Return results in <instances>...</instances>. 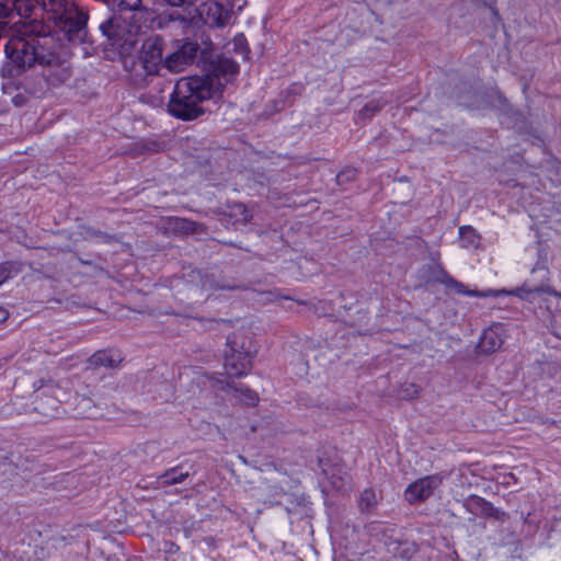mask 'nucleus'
<instances>
[{
    "instance_id": "nucleus-9",
    "label": "nucleus",
    "mask_w": 561,
    "mask_h": 561,
    "mask_svg": "<svg viewBox=\"0 0 561 561\" xmlns=\"http://www.w3.org/2000/svg\"><path fill=\"white\" fill-rule=\"evenodd\" d=\"M187 19L196 26L224 27L231 19V10L217 1L208 0L187 10Z\"/></svg>"
},
{
    "instance_id": "nucleus-12",
    "label": "nucleus",
    "mask_w": 561,
    "mask_h": 561,
    "mask_svg": "<svg viewBox=\"0 0 561 561\" xmlns=\"http://www.w3.org/2000/svg\"><path fill=\"white\" fill-rule=\"evenodd\" d=\"M100 30L113 44L131 47L140 33V26L127 27L126 19L112 18L100 25Z\"/></svg>"
},
{
    "instance_id": "nucleus-2",
    "label": "nucleus",
    "mask_w": 561,
    "mask_h": 561,
    "mask_svg": "<svg viewBox=\"0 0 561 561\" xmlns=\"http://www.w3.org/2000/svg\"><path fill=\"white\" fill-rule=\"evenodd\" d=\"M434 280L445 285L447 289H450L457 294L480 298L491 296L496 297L500 295H513L522 299L528 300L529 302L545 304L547 310L550 313H552L553 309H558L561 306V293L554 290L549 285L531 287L528 284H524L522 287L516 288L512 291L491 289L486 291H479L477 289L468 290L462 283L456 280L444 270H440L438 272V274L434 277Z\"/></svg>"
},
{
    "instance_id": "nucleus-27",
    "label": "nucleus",
    "mask_w": 561,
    "mask_h": 561,
    "mask_svg": "<svg viewBox=\"0 0 561 561\" xmlns=\"http://www.w3.org/2000/svg\"><path fill=\"white\" fill-rule=\"evenodd\" d=\"M117 5L122 11H138L141 8V0H118Z\"/></svg>"
},
{
    "instance_id": "nucleus-8",
    "label": "nucleus",
    "mask_w": 561,
    "mask_h": 561,
    "mask_svg": "<svg viewBox=\"0 0 561 561\" xmlns=\"http://www.w3.org/2000/svg\"><path fill=\"white\" fill-rule=\"evenodd\" d=\"M164 42L160 36L146 38L134 64L135 78L158 76L163 69Z\"/></svg>"
},
{
    "instance_id": "nucleus-23",
    "label": "nucleus",
    "mask_w": 561,
    "mask_h": 561,
    "mask_svg": "<svg viewBox=\"0 0 561 561\" xmlns=\"http://www.w3.org/2000/svg\"><path fill=\"white\" fill-rule=\"evenodd\" d=\"M36 4L35 0H13L14 9L21 16H28Z\"/></svg>"
},
{
    "instance_id": "nucleus-6",
    "label": "nucleus",
    "mask_w": 561,
    "mask_h": 561,
    "mask_svg": "<svg viewBox=\"0 0 561 561\" xmlns=\"http://www.w3.org/2000/svg\"><path fill=\"white\" fill-rule=\"evenodd\" d=\"M36 4L53 14L69 35L79 34L85 26L88 14L78 9L71 0H35Z\"/></svg>"
},
{
    "instance_id": "nucleus-1",
    "label": "nucleus",
    "mask_w": 561,
    "mask_h": 561,
    "mask_svg": "<svg viewBox=\"0 0 561 561\" xmlns=\"http://www.w3.org/2000/svg\"><path fill=\"white\" fill-rule=\"evenodd\" d=\"M222 90L224 84L216 76L181 78L170 95L168 112L183 121L194 119L203 113L199 104L205 100L219 98Z\"/></svg>"
},
{
    "instance_id": "nucleus-30",
    "label": "nucleus",
    "mask_w": 561,
    "mask_h": 561,
    "mask_svg": "<svg viewBox=\"0 0 561 561\" xmlns=\"http://www.w3.org/2000/svg\"><path fill=\"white\" fill-rule=\"evenodd\" d=\"M167 5L172 8L191 7L197 0H162Z\"/></svg>"
},
{
    "instance_id": "nucleus-4",
    "label": "nucleus",
    "mask_w": 561,
    "mask_h": 561,
    "mask_svg": "<svg viewBox=\"0 0 561 561\" xmlns=\"http://www.w3.org/2000/svg\"><path fill=\"white\" fill-rule=\"evenodd\" d=\"M256 347L252 337L244 331L238 330L227 337L224 368L230 377L245 376L252 369Z\"/></svg>"
},
{
    "instance_id": "nucleus-24",
    "label": "nucleus",
    "mask_w": 561,
    "mask_h": 561,
    "mask_svg": "<svg viewBox=\"0 0 561 561\" xmlns=\"http://www.w3.org/2000/svg\"><path fill=\"white\" fill-rule=\"evenodd\" d=\"M230 215L233 216L238 221H242L243 224L250 221V219L252 218L251 213L241 203L231 206Z\"/></svg>"
},
{
    "instance_id": "nucleus-16",
    "label": "nucleus",
    "mask_w": 561,
    "mask_h": 561,
    "mask_svg": "<svg viewBox=\"0 0 561 561\" xmlns=\"http://www.w3.org/2000/svg\"><path fill=\"white\" fill-rule=\"evenodd\" d=\"M505 339V329L502 324L495 323L483 331L478 348L483 354H491L499 351Z\"/></svg>"
},
{
    "instance_id": "nucleus-18",
    "label": "nucleus",
    "mask_w": 561,
    "mask_h": 561,
    "mask_svg": "<svg viewBox=\"0 0 561 561\" xmlns=\"http://www.w3.org/2000/svg\"><path fill=\"white\" fill-rule=\"evenodd\" d=\"M239 72V66L236 61L228 57H219L211 73L207 76H216L225 85Z\"/></svg>"
},
{
    "instance_id": "nucleus-10",
    "label": "nucleus",
    "mask_w": 561,
    "mask_h": 561,
    "mask_svg": "<svg viewBox=\"0 0 561 561\" xmlns=\"http://www.w3.org/2000/svg\"><path fill=\"white\" fill-rule=\"evenodd\" d=\"M198 45L190 39H174L163 57V69L171 73L184 71L194 60Z\"/></svg>"
},
{
    "instance_id": "nucleus-32",
    "label": "nucleus",
    "mask_w": 561,
    "mask_h": 561,
    "mask_svg": "<svg viewBox=\"0 0 561 561\" xmlns=\"http://www.w3.org/2000/svg\"><path fill=\"white\" fill-rule=\"evenodd\" d=\"M9 317V312L3 307H0V324L4 322Z\"/></svg>"
},
{
    "instance_id": "nucleus-31",
    "label": "nucleus",
    "mask_w": 561,
    "mask_h": 561,
    "mask_svg": "<svg viewBox=\"0 0 561 561\" xmlns=\"http://www.w3.org/2000/svg\"><path fill=\"white\" fill-rule=\"evenodd\" d=\"M9 278V273L4 267H0V285Z\"/></svg>"
},
{
    "instance_id": "nucleus-17",
    "label": "nucleus",
    "mask_w": 561,
    "mask_h": 561,
    "mask_svg": "<svg viewBox=\"0 0 561 561\" xmlns=\"http://www.w3.org/2000/svg\"><path fill=\"white\" fill-rule=\"evenodd\" d=\"M122 362L121 353L112 350L98 351L88 360L89 365L93 368H116Z\"/></svg>"
},
{
    "instance_id": "nucleus-11",
    "label": "nucleus",
    "mask_w": 561,
    "mask_h": 561,
    "mask_svg": "<svg viewBox=\"0 0 561 561\" xmlns=\"http://www.w3.org/2000/svg\"><path fill=\"white\" fill-rule=\"evenodd\" d=\"M66 392L54 381L41 382L34 391V409L44 416H50L58 410V403Z\"/></svg>"
},
{
    "instance_id": "nucleus-5",
    "label": "nucleus",
    "mask_w": 561,
    "mask_h": 561,
    "mask_svg": "<svg viewBox=\"0 0 561 561\" xmlns=\"http://www.w3.org/2000/svg\"><path fill=\"white\" fill-rule=\"evenodd\" d=\"M36 4L53 14L69 35L79 34L85 26L88 14L78 9L71 0H35Z\"/></svg>"
},
{
    "instance_id": "nucleus-13",
    "label": "nucleus",
    "mask_w": 561,
    "mask_h": 561,
    "mask_svg": "<svg viewBox=\"0 0 561 561\" xmlns=\"http://www.w3.org/2000/svg\"><path fill=\"white\" fill-rule=\"evenodd\" d=\"M443 482L439 474H432L421 478L411 483L404 491V499L410 504L427 500Z\"/></svg>"
},
{
    "instance_id": "nucleus-22",
    "label": "nucleus",
    "mask_w": 561,
    "mask_h": 561,
    "mask_svg": "<svg viewBox=\"0 0 561 561\" xmlns=\"http://www.w3.org/2000/svg\"><path fill=\"white\" fill-rule=\"evenodd\" d=\"M472 504L477 507L481 508V512L486 516H494L495 518H500L501 515H504L501 513L497 508L492 506L490 503L485 502L481 497H473Z\"/></svg>"
},
{
    "instance_id": "nucleus-29",
    "label": "nucleus",
    "mask_w": 561,
    "mask_h": 561,
    "mask_svg": "<svg viewBox=\"0 0 561 561\" xmlns=\"http://www.w3.org/2000/svg\"><path fill=\"white\" fill-rule=\"evenodd\" d=\"M12 14V9L5 0H0V24L8 26V20Z\"/></svg>"
},
{
    "instance_id": "nucleus-28",
    "label": "nucleus",
    "mask_w": 561,
    "mask_h": 561,
    "mask_svg": "<svg viewBox=\"0 0 561 561\" xmlns=\"http://www.w3.org/2000/svg\"><path fill=\"white\" fill-rule=\"evenodd\" d=\"M234 50L243 58L248 55L247 41L243 35H238L233 39Z\"/></svg>"
},
{
    "instance_id": "nucleus-21",
    "label": "nucleus",
    "mask_w": 561,
    "mask_h": 561,
    "mask_svg": "<svg viewBox=\"0 0 561 561\" xmlns=\"http://www.w3.org/2000/svg\"><path fill=\"white\" fill-rule=\"evenodd\" d=\"M188 477V473H178L175 469H171L167 471L163 476L160 477L161 484L162 485H172L182 483L186 478Z\"/></svg>"
},
{
    "instance_id": "nucleus-26",
    "label": "nucleus",
    "mask_w": 561,
    "mask_h": 561,
    "mask_svg": "<svg viewBox=\"0 0 561 561\" xmlns=\"http://www.w3.org/2000/svg\"><path fill=\"white\" fill-rule=\"evenodd\" d=\"M174 228L180 231L184 232H195L197 225L194 221L183 219V218H176L174 220Z\"/></svg>"
},
{
    "instance_id": "nucleus-7",
    "label": "nucleus",
    "mask_w": 561,
    "mask_h": 561,
    "mask_svg": "<svg viewBox=\"0 0 561 561\" xmlns=\"http://www.w3.org/2000/svg\"><path fill=\"white\" fill-rule=\"evenodd\" d=\"M36 4L53 14L69 35L79 34L85 26L88 14L78 9L71 0H35Z\"/></svg>"
},
{
    "instance_id": "nucleus-33",
    "label": "nucleus",
    "mask_w": 561,
    "mask_h": 561,
    "mask_svg": "<svg viewBox=\"0 0 561 561\" xmlns=\"http://www.w3.org/2000/svg\"><path fill=\"white\" fill-rule=\"evenodd\" d=\"M332 484H333L336 489H339V490H340V489H342V486H343V482L337 483L336 481H332Z\"/></svg>"
},
{
    "instance_id": "nucleus-19",
    "label": "nucleus",
    "mask_w": 561,
    "mask_h": 561,
    "mask_svg": "<svg viewBox=\"0 0 561 561\" xmlns=\"http://www.w3.org/2000/svg\"><path fill=\"white\" fill-rule=\"evenodd\" d=\"M224 389L227 391L228 394H230L236 400L240 401L242 404L255 407L259 403L260 399L257 393L247 387L227 385V387Z\"/></svg>"
},
{
    "instance_id": "nucleus-25",
    "label": "nucleus",
    "mask_w": 561,
    "mask_h": 561,
    "mask_svg": "<svg viewBox=\"0 0 561 561\" xmlns=\"http://www.w3.org/2000/svg\"><path fill=\"white\" fill-rule=\"evenodd\" d=\"M383 102H381L380 100H373L370 102H368L364 108L360 111V115L363 117H370L373 116L376 112L380 111L381 107L383 106Z\"/></svg>"
},
{
    "instance_id": "nucleus-20",
    "label": "nucleus",
    "mask_w": 561,
    "mask_h": 561,
    "mask_svg": "<svg viewBox=\"0 0 561 561\" xmlns=\"http://www.w3.org/2000/svg\"><path fill=\"white\" fill-rule=\"evenodd\" d=\"M377 494L371 489H366L362 492L359 497V506L362 511H369L377 504Z\"/></svg>"
},
{
    "instance_id": "nucleus-3",
    "label": "nucleus",
    "mask_w": 561,
    "mask_h": 561,
    "mask_svg": "<svg viewBox=\"0 0 561 561\" xmlns=\"http://www.w3.org/2000/svg\"><path fill=\"white\" fill-rule=\"evenodd\" d=\"M34 31L35 27L31 24L16 26L5 45L7 57L21 71L46 61L45 54L51 38L35 36Z\"/></svg>"
},
{
    "instance_id": "nucleus-15",
    "label": "nucleus",
    "mask_w": 561,
    "mask_h": 561,
    "mask_svg": "<svg viewBox=\"0 0 561 561\" xmlns=\"http://www.w3.org/2000/svg\"><path fill=\"white\" fill-rule=\"evenodd\" d=\"M191 280L184 284V293L186 299L191 302H199L208 298L209 294L219 288L215 282L208 276H202L199 273L193 272ZM225 289V286L220 287Z\"/></svg>"
},
{
    "instance_id": "nucleus-14",
    "label": "nucleus",
    "mask_w": 561,
    "mask_h": 561,
    "mask_svg": "<svg viewBox=\"0 0 561 561\" xmlns=\"http://www.w3.org/2000/svg\"><path fill=\"white\" fill-rule=\"evenodd\" d=\"M46 61H41V66L45 67L44 77L51 85H59L68 81L71 77L70 67L62 61L56 54L47 49L45 54Z\"/></svg>"
}]
</instances>
